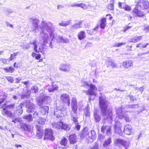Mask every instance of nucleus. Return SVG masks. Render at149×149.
Returning <instances> with one entry per match:
<instances>
[{"label":"nucleus","mask_w":149,"mask_h":149,"mask_svg":"<svg viewBox=\"0 0 149 149\" xmlns=\"http://www.w3.org/2000/svg\"><path fill=\"white\" fill-rule=\"evenodd\" d=\"M73 122L76 125L75 126V128L77 130H79L80 129L81 126L80 125H78L79 123L77 121V123H75L74 121Z\"/></svg>","instance_id":"603ef678"},{"label":"nucleus","mask_w":149,"mask_h":149,"mask_svg":"<svg viewBox=\"0 0 149 149\" xmlns=\"http://www.w3.org/2000/svg\"><path fill=\"white\" fill-rule=\"evenodd\" d=\"M52 127L53 128L59 130L61 128V126L63 125V122H60L56 123L54 122L52 124Z\"/></svg>","instance_id":"5701e85b"},{"label":"nucleus","mask_w":149,"mask_h":149,"mask_svg":"<svg viewBox=\"0 0 149 149\" xmlns=\"http://www.w3.org/2000/svg\"><path fill=\"white\" fill-rule=\"evenodd\" d=\"M59 143L61 146H66L68 144V140L65 137L62 138L60 141Z\"/></svg>","instance_id":"a878e982"},{"label":"nucleus","mask_w":149,"mask_h":149,"mask_svg":"<svg viewBox=\"0 0 149 149\" xmlns=\"http://www.w3.org/2000/svg\"><path fill=\"white\" fill-rule=\"evenodd\" d=\"M66 108L64 106L58 107L54 109V115L57 118H60L66 113Z\"/></svg>","instance_id":"423d86ee"},{"label":"nucleus","mask_w":149,"mask_h":149,"mask_svg":"<svg viewBox=\"0 0 149 149\" xmlns=\"http://www.w3.org/2000/svg\"><path fill=\"white\" fill-rule=\"evenodd\" d=\"M85 114L86 116H89L90 115V109L88 105L85 109Z\"/></svg>","instance_id":"79ce46f5"},{"label":"nucleus","mask_w":149,"mask_h":149,"mask_svg":"<svg viewBox=\"0 0 149 149\" xmlns=\"http://www.w3.org/2000/svg\"><path fill=\"white\" fill-rule=\"evenodd\" d=\"M71 66L70 64H61L59 67V69L62 71L68 72L70 71V68Z\"/></svg>","instance_id":"ddd939ff"},{"label":"nucleus","mask_w":149,"mask_h":149,"mask_svg":"<svg viewBox=\"0 0 149 149\" xmlns=\"http://www.w3.org/2000/svg\"><path fill=\"white\" fill-rule=\"evenodd\" d=\"M80 7L84 9H86L88 8L86 4L83 3H80Z\"/></svg>","instance_id":"052dcab7"},{"label":"nucleus","mask_w":149,"mask_h":149,"mask_svg":"<svg viewBox=\"0 0 149 149\" xmlns=\"http://www.w3.org/2000/svg\"><path fill=\"white\" fill-rule=\"evenodd\" d=\"M80 135L81 138L86 139L88 143H90L93 142L96 138L95 132L94 131L88 132L87 127L84 128L81 131Z\"/></svg>","instance_id":"7ed1b4c3"},{"label":"nucleus","mask_w":149,"mask_h":149,"mask_svg":"<svg viewBox=\"0 0 149 149\" xmlns=\"http://www.w3.org/2000/svg\"><path fill=\"white\" fill-rule=\"evenodd\" d=\"M20 109L19 110L17 111V113L18 115H20L22 113L23 110L21 107L19 106Z\"/></svg>","instance_id":"680f3d73"},{"label":"nucleus","mask_w":149,"mask_h":149,"mask_svg":"<svg viewBox=\"0 0 149 149\" xmlns=\"http://www.w3.org/2000/svg\"><path fill=\"white\" fill-rule=\"evenodd\" d=\"M7 60V59H3V58H1L0 59V61H2L3 62V63L4 64H6L7 63L9 62V61H8Z\"/></svg>","instance_id":"338daca9"},{"label":"nucleus","mask_w":149,"mask_h":149,"mask_svg":"<svg viewBox=\"0 0 149 149\" xmlns=\"http://www.w3.org/2000/svg\"><path fill=\"white\" fill-rule=\"evenodd\" d=\"M144 31L146 32H149V26L145 27L144 29Z\"/></svg>","instance_id":"774afa93"},{"label":"nucleus","mask_w":149,"mask_h":149,"mask_svg":"<svg viewBox=\"0 0 149 149\" xmlns=\"http://www.w3.org/2000/svg\"><path fill=\"white\" fill-rule=\"evenodd\" d=\"M94 116L95 121L96 122H99L101 119V117L99 114H97L96 111L94 112Z\"/></svg>","instance_id":"7c9ffc66"},{"label":"nucleus","mask_w":149,"mask_h":149,"mask_svg":"<svg viewBox=\"0 0 149 149\" xmlns=\"http://www.w3.org/2000/svg\"><path fill=\"white\" fill-rule=\"evenodd\" d=\"M97 90V88L96 87L95 85L93 84H91L90 85V88L88 90L87 93L88 95H90L89 98V100H93L94 99L96 95V91Z\"/></svg>","instance_id":"0eeeda50"},{"label":"nucleus","mask_w":149,"mask_h":149,"mask_svg":"<svg viewBox=\"0 0 149 149\" xmlns=\"http://www.w3.org/2000/svg\"><path fill=\"white\" fill-rule=\"evenodd\" d=\"M15 58L16 57L13 54H11L10 58H8L7 60L8 61H10L15 59Z\"/></svg>","instance_id":"6e6d98bb"},{"label":"nucleus","mask_w":149,"mask_h":149,"mask_svg":"<svg viewBox=\"0 0 149 149\" xmlns=\"http://www.w3.org/2000/svg\"><path fill=\"white\" fill-rule=\"evenodd\" d=\"M36 40H35L32 42H30L29 43L30 44H32L33 45V49L35 52L37 53H39V52L37 50L38 46L36 44Z\"/></svg>","instance_id":"2f4dec72"},{"label":"nucleus","mask_w":149,"mask_h":149,"mask_svg":"<svg viewBox=\"0 0 149 149\" xmlns=\"http://www.w3.org/2000/svg\"><path fill=\"white\" fill-rule=\"evenodd\" d=\"M133 65V62L131 60L125 61L122 64V66L126 69L131 68Z\"/></svg>","instance_id":"2eb2a0df"},{"label":"nucleus","mask_w":149,"mask_h":149,"mask_svg":"<svg viewBox=\"0 0 149 149\" xmlns=\"http://www.w3.org/2000/svg\"><path fill=\"white\" fill-rule=\"evenodd\" d=\"M101 130L103 132H106L108 135L111 134V129L110 126L103 125L101 128Z\"/></svg>","instance_id":"a211bd4d"},{"label":"nucleus","mask_w":149,"mask_h":149,"mask_svg":"<svg viewBox=\"0 0 149 149\" xmlns=\"http://www.w3.org/2000/svg\"><path fill=\"white\" fill-rule=\"evenodd\" d=\"M47 139L52 140H53L54 139L52 131L51 129H47L45 130L44 139L45 140Z\"/></svg>","instance_id":"1a4fd4ad"},{"label":"nucleus","mask_w":149,"mask_h":149,"mask_svg":"<svg viewBox=\"0 0 149 149\" xmlns=\"http://www.w3.org/2000/svg\"><path fill=\"white\" fill-rule=\"evenodd\" d=\"M132 27V26H126L123 29V31L124 32H126L127 31L128 29H130Z\"/></svg>","instance_id":"e2e57ef3"},{"label":"nucleus","mask_w":149,"mask_h":149,"mask_svg":"<svg viewBox=\"0 0 149 149\" xmlns=\"http://www.w3.org/2000/svg\"><path fill=\"white\" fill-rule=\"evenodd\" d=\"M30 93V92L28 90L27 91V94L25 95L24 94H22L21 96V98L22 99L26 97H27L28 94H29Z\"/></svg>","instance_id":"bf43d9fd"},{"label":"nucleus","mask_w":149,"mask_h":149,"mask_svg":"<svg viewBox=\"0 0 149 149\" xmlns=\"http://www.w3.org/2000/svg\"><path fill=\"white\" fill-rule=\"evenodd\" d=\"M72 20H69L65 21H62L59 23V26L62 27H66L71 24Z\"/></svg>","instance_id":"412c9836"},{"label":"nucleus","mask_w":149,"mask_h":149,"mask_svg":"<svg viewBox=\"0 0 149 149\" xmlns=\"http://www.w3.org/2000/svg\"><path fill=\"white\" fill-rule=\"evenodd\" d=\"M54 26L52 23L49 22L43 21L39 26L40 31V36L43 41V43L42 45H45V43H47L49 40V36L50 38L51 39L50 42L49 47L52 48L53 45H52L53 40L54 38Z\"/></svg>","instance_id":"f257e3e1"},{"label":"nucleus","mask_w":149,"mask_h":149,"mask_svg":"<svg viewBox=\"0 0 149 149\" xmlns=\"http://www.w3.org/2000/svg\"><path fill=\"white\" fill-rule=\"evenodd\" d=\"M22 128L24 129L25 130H27L28 131H30L31 129V127L30 125H27L25 124L23 125Z\"/></svg>","instance_id":"58836bf2"},{"label":"nucleus","mask_w":149,"mask_h":149,"mask_svg":"<svg viewBox=\"0 0 149 149\" xmlns=\"http://www.w3.org/2000/svg\"><path fill=\"white\" fill-rule=\"evenodd\" d=\"M36 136H37L38 137L39 139H41L42 137L43 133L38 130V131L37 132Z\"/></svg>","instance_id":"a18cd8bd"},{"label":"nucleus","mask_w":149,"mask_h":149,"mask_svg":"<svg viewBox=\"0 0 149 149\" xmlns=\"http://www.w3.org/2000/svg\"><path fill=\"white\" fill-rule=\"evenodd\" d=\"M78 39L81 40L84 39L86 37V34L84 31H81L79 32L77 35Z\"/></svg>","instance_id":"393cba45"},{"label":"nucleus","mask_w":149,"mask_h":149,"mask_svg":"<svg viewBox=\"0 0 149 149\" xmlns=\"http://www.w3.org/2000/svg\"><path fill=\"white\" fill-rule=\"evenodd\" d=\"M29 21L32 26V31L34 33L38 32V31L39 27L40 29L39 26L41 24V23L40 24L39 26L38 24L39 22V20L35 17H32L29 19Z\"/></svg>","instance_id":"20e7f679"},{"label":"nucleus","mask_w":149,"mask_h":149,"mask_svg":"<svg viewBox=\"0 0 149 149\" xmlns=\"http://www.w3.org/2000/svg\"><path fill=\"white\" fill-rule=\"evenodd\" d=\"M111 142V138L109 137L103 143V146H107L109 145Z\"/></svg>","instance_id":"4c0bfd02"},{"label":"nucleus","mask_w":149,"mask_h":149,"mask_svg":"<svg viewBox=\"0 0 149 149\" xmlns=\"http://www.w3.org/2000/svg\"><path fill=\"white\" fill-rule=\"evenodd\" d=\"M107 8L110 10H113L114 9L113 5L112 4H110L107 6Z\"/></svg>","instance_id":"0e129e2a"},{"label":"nucleus","mask_w":149,"mask_h":149,"mask_svg":"<svg viewBox=\"0 0 149 149\" xmlns=\"http://www.w3.org/2000/svg\"><path fill=\"white\" fill-rule=\"evenodd\" d=\"M89 149H99L98 144L97 143H95L94 146L90 147Z\"/></svg>","instance_id":"09e8293b"},{"label":"nucleus","mask_w":149,"mask_h":149,"mask_svg":"<svg viewBox=\"0 0 149 149\" xmlns=\"http://www.w3.org/2000/svg\"><path fill=\"white\" fill-rule=\"evenodd\" d=\"M124 7V9L126 10L130 11L131 10V7L127 5H125Z\"/></svg>","instance_id":"13d9d810"},{"label":"nucleus","mask_w":149,"mask_h":149,"mask_svg":"<svg viewBox=\"0 0 149 149\" xmlns=\"http://www.w3.org/2000/svg\"><path fill=\"white\" fill-rule=\"evenodd\" d=\"M141 9L143 10L147 9L149 7V3L148 1L144 0H140L138 3Z\"/></svg>","instance_id":"9b49d317"},{"label":"nucleus","mask_w":149,"mask_h":149,"mask_svg":"<svg viewBox=\"0 0 149 149\" xmlns=\"http://www.w3.org/2000/svg\"><path fill=\"white\" fill-rule=\"evenodd\" d=\"M100 107L101 110V114L104 119H113L112 112L111 110L107 109L108 105L107 102L102 96L99 97Z\"/></svg>","instance_id":"f03ea898"},{"label":"nucleus","mask_w":149,"mask_h":149,"mask_svg":"<svg viewBox=\"0 0 149 149\" xmlns=\"http://www.w3.org/2000/svg\"><path fill=\"white\" fill-rule=\"evenodd\" d=\"M54 38L56 39L57 42L67 43L69 42L68 39L63 38L62 37L58 35H56L55 37L54 36Z\"/></svg>","instance_id":"dca6fc26"},{"label":"nucleus","mask_w":149,"mask_h":149,"mask_svg":"<svg viewBox=\"0 0 149 149\" xmlns=\"http://www.w3.org/2000/svg\"><path fill=\"white\" fill-rule=\"evenodd\" d=\"M137 42V40L136 36L133 38L131 40L129 41V42H134L135 43Z\"/></svg>","instance_id":"4d7b16f0"},{"label":"nucleus","mask_w":149,"mask_h":149,"mask_svg":"<svg viewBox=\"0 0 149 149\" xmlns=\"http://www.w3.org/2000/svg\"><path fill=\"white\" fill-rule=\"evenodd\" d=\"M46 120L44 118H40L37 122L39 124L43 125L45 124Z\"/></svg>","instance_id":"ea45409f"},{"label":"nucleus","mask_w":149,"mask_h":149,"mask_svg":"<svg viewBox=\"0 0 149 149\" xmlns=\"http://www.w3.org/2000/svg\"><path fill=\"white\" fill-rule=\"evenodd\" d=\"M50 97L48 96H46L42 93L39 96V98H37L38 104L39 106H42L43 103L46 101L49 100Z\"/></svg>","instance_id":"6e6552de"},{"label":"nucleus","mask_w":149,"mask_h":149,"mask_svg":"<svg viewBox=\"0 0 149 149\" xmlns=\"http://www.w3.org/2000/svg\"><path fill=\"white\" fill-rule=\"evenodd\" d=\"M69 137V141L71 144H74L76 143V137L75 134L70 135Z\"/></svg>","instance_id":"b1692460"},{"label":"nucleus","mask_w":149,"mask_h":149,"mask_svg":"<svg viewBox=\"0 0 149 149\" xmlns=\"http://www.w3.org/2000/svg\"><path fill=\"white\" fill-rule=\"evenodd\" d=\"M125 43H118L116 44L115 46V47H118L121 46H122L123 45H125Z\"/></svg>","instance_id":"69168bd1"},{"label":"nucleus","mask_w":149,"mask_h":149,"mask_svg":"<svg viewBox=\"0 0 149 149\" xmlns=\"http://www.w3.org/2000/svg\"><path fill=\"white\" fill-rule=\"evenodd\" d=\"M119 123L118 122H116L114 126V132L115 133H117L118 134H120L121 133V131L120 127H118V124Z\"/></svg>","instance_id":"bb28decb"},{"label":"nucleus","mask_w":149,"mask_h":149,"mask_svg":"<svg viewBox=\"0 0 149 149\" xmlns=\"http://www.w3.org/2000/svg\"><path fill=\"white\" fill-rule=\"evenodd\" d=\"M60 98L64 104H67L68 106L70 105V99L68 95L66 94H63L61 95Z\"/></svg>","instance_id":"f8f14e48"},{"label":"nucleus","mask_w":149,"mask_h":149,"mask_svg":"<svg viewBox=\"0 0 149 149\" xmlns=\"http://www.w3.org/2000/svg\"><path fill=\"white\" fill-rule=\"evenodd\" d=\"M106 19L105 18L102 19L101 20L100 23V27L102 29H104L106 25Z\"/></svg>","instance_id":"473e14b6"},{"label":"nucleus","mask_w":149,"mask_h":149,"mask_svg":"<svg viewBox=\"0 0 149 149\" xmlns=\"http://www.w3.org/2000/svg\"><path fill=\"white\" fill-rule=\"evenodd\" d=\"M138 107V104L130 105L127 106V108H134Z\"/></svg>","instance_id":"5fc2aeb1"},{"label":"nucleus","mask_w":149,"mask_h":149,"mask_svg":"<svg viewBox=\"0 0 149 149\" xmlns=\"http://www.w3.org/2000/svg\"><path fill=\"white\" fill-rule=\"evenodd\" d=\"M40 112L42 115H47L49 110V108L48 107L45 105H43L40 106Z\"/></svg>","instance_id":"6ab92c4d"},{"label":"nucleus","mask_w":149,"mask_h":149,"mask_svg":"<svg viewBox=\"0 0 149 149\" xmlns=\"http://www.w3.org/2000/svg\"><path fill=\"white\" fill-rule=\"evenodd\" d=\"M132 13H135L136 14V16L139 17H142L144 16V14L142 11L139 10L138 9L136 8H134L132 12Z\"/></svg>","instance_id":"4be33fe9"},{"label":"nucleus","mask_w":149,"mask_h":149,"mask_svg":"<svg viewBox=\"0 0 149 149\" xmlns=\"http://www.w3.org/2000/svg\"><path fill=\"white\" fill-rule=\"evenodd\" d=\"M129 141H124L123 145L125 147V149H127L129 145Z\"/></svg>","instance_id":"49530a36"},{"label":"nucleus","mask_w":149,"mask_h":149,"mask_svg":"<svg viewBox=\"0 0 149 149\" xmlns=\"http://www.w3.org/2000/svg\"><path fill=\"white\" fill-rule=\"evenodd\" d=\"M6 79L9 82L12 83L13 82V79L12 77L6 76Z\"/></svg>","instance_id":"8fccbe9b"},{"label":"nucleus","mask_w":149,"mask_h":149,"mask_svg":"<svg viewBox=\"0 0 149 149\" xmlns=\"http://www.w3.org/2000/svg\"><path fill=\"white\" fill-rule=\"evenodd\" d=\"M77 105V100L74 97H73L71 101V105Z\"/></svg>","instance_id":"864d4df0"},{"label":"nucleus","mask_w":149,"mask_h":149,"mask_svg":"<svg viewBox=\"0 0 149 149\" xmlns=\"http://www.w3.org/2000/svg\"><path fill=\"white\" fill-rule=\"evenodd\" d=\"M123 110L124 109L122 107L117 109L116 110L117 116L120 119H123L124 118L126 122H130L131 120V118L128 115L123 113Z\"/></svg>","instance_id":"39448f33"},{"label":"nucleus","mask_w":149,"mask_h":149,"mask_svg":"<svg viewBox=\"0 0 149 149\" xmlns=\"http://www.w3.org/2000/svg\"><path fill=\"white\" fill-rule=\"evenodd\" d=\"M3 70L7 73H13L14 72L15 69L13 67H10L4 68Z\"/></svg>","instance_id":"c756f323"},{"label":"nucleus","mask_w":149,"mask_h":149,"mask_svg":"<svg viewBox=\"0 0 149 149\" xmlns=\"http://www.w3.org/2000/svg\"><path fill=\"white\" fill-rule=\"evenodd\" d=\"M72 112H71V120L75 123H77V119H78V117L77 115V108H71Z\"/></svg>","instance_id":"4468645a"},{"label":"nucleus","mask_w":149,"mask_h":149,"mask_svg":"<svg viewBox=\"0 0 149 149\" xmlns=\"http://www.w3.org/2000/svg\"><path fill=\"white\" fill-rule=\"evenodd\" d=\"M38 87L35 86H33L31 88L30 91L33 93H36L38 91Z\"/></svg>","instance_id":"c03bdc74"},{"label":"nucleus","mask_w":149,"mask_h":149,"mask_svg":"<svg viewBox=\"0 0 149 149\" xmlns=\"http://www.w3.org/2000/svg\"><path fill=\"white\" fill-rule=\"evenodd\" d=\"M3 111H2V113L3 115L7 116L8 117L12 118L13 117V114L10 111L7 110L6 108H3Z\"/></svg>","instance_id":"aec40b11"},{"label":"nucleus","mask_w":149,"mask_h":149,"mask_svg":"<svg viewBox=\"0 0 149 149\" xmlns=\"http://www.w3.org/2000/svg\"><path fill=\"white\" fill-rule=\"evenodd\" d=\"M132 127L130 125H127L124 127V132L127 135H130L132 132Z\"/></svg>","instance_id":"f3484780"},{"label":"nucleus","mask_w":149,"mask_h":149,"mask_svg":"<svg viewBox=\"0 0 149 149\" xmlns=\"http://www.w3.org/2000/svg\"><path fill=\"white\" fill-rule=\"evenodd\" d=\"M26 107L27 108V111L29 112H34L35 108L34 104L29 101H26Z\"/></svg>","instance_id":"9d476101"},{"label":"nucleus","mask_w":149,"mask_h":149,"mask_svg":"<svg viewBox=\"0 0 149 149\" xmlns=\"http://www.w3.org/2000/svg\"><path fill=\"white\" fill-rule=\"evenodd\" d=\"M58 88V86L52 84V85L50 86L48 88V90L49 92H53L55 91H56Z\"/></svg>","instance_id":"cd10ccee"},{"label":"nucleus","mask_w":149,"mask_h":149,"mask_svg":"<svg viewBox=\"0 0 149 149\" xmlns=\"http://www.w3.org/2000/svg\"><path fill=\"white\" fill-rule=\"evenodd\" d=\"M25 119L29 122H31L33 120L32 116L31 114H29L27 116H25L23 117Z\"/></svg>","instance_id":"72a5a7b5"},{"label":"nucleus","mask_w":149,"mask_h":149,"mask_svg":"<svg viewBox=\"0 0 149 149\" xmlns=\"http://www.w3.org/2000/svg\"><path fill=\"white\" fill-rule=\"evenodd\" d=\"M15 105V104L13 103L10 105H7L6 107V109H13Z\"/></svg>","instance_id":"de8ad7c7"},{"label":"nucleus","mask_w":149,"mask_h":149,"mask_svg":"<svg viewBox=\"0 0 149 149\" xmlns=\"http://www.w3.org/2000/svg\"><path fill=\"white\" fill-rule=\"evenodd\" d=\"M32 56L37 60H39L41 58V55L40 54H36L34 52L32 53Z\"/></svg>","instance_id":"a19ab883"},{"label":"nucleus","mask_w":149,"mask_h":149,"mask_svg":"<svg viewBox=\"0 0 149 149\" xmlns=\"http://www.w3.org/2000/svg\"><path fill=\"white\" fill-rule=\"evenodd\" d=\"M70 6L73 7H80V3H73L69 5Z\"/></svg>","instance_id":"3c124183"},{"label":"nucleus","mask_w":149,"mask_h":149,"mask_svg":"<svg viewBox=\"0 0 149 149\" xmlns=\"http://www.w3.org/2000/svg\"><path fill=\"white\" fill-rule=\"evenodd\" d=\"M7 94L5 93H3L0 95V105L3 103L7 97Z\"/></svg>","instance_id":"c85d7f7f"},{"label":"nucleus","mask_w":149,"mask_h":149,"mask_svg":"<svg viewBox=\"0 0 149 149\" xmlns=\"http://www.w3.org/2000/svg\"><path fill=\"white\" fill-rule=\"evenodd\" d=\"M81 28V25H79L77 23L73 24L71 26V29L72 30L73 29H77L80 28Z\"/></svg>","instance_id":"37998d69"},{"label":"nucleus","mask_w":149,"mask_h":149,"mask_svg":"<svg viewBox=\"0 0 149 149\" xmlns=\"http://www.w3.org/2000/svg\"><path fill=\"white\" fill-rule=\"evenodd\" d=\"M124 141L121 139H118L115 141V143L118 145H123Z\"/></svg>","instance_id":"c9c22d12"},{"label":"nucleus","mask_w":149,"mask_h":149,"mask_svg":"<svg viewBox=\"0 0 149 149\" xmlns=\"http://www.w3.org/2000/svg\"><path fill=\"white\" fill-rule=\"evenodd\" d=\"M124 141L121 139H118L115 141V143L118 145H123Z\"/></svg>","instance_id":"e433bc0d"},{"label":"nucleus","mask_w":149,"mask_h":149,"mask_svg":"<svg viewBox=\"0 0 149 149\" xmlns=\"http://www.w3.org/2000/svg\"><path fill=\"white\" fill-rule=\"evenodd\" d=\"M62 129H63L66 131H68L70 129V127L69 125H66L65 124H63V125L61 127V128Z\"/></svg>","instance_id":"f704fd0d"}]
</instances>
